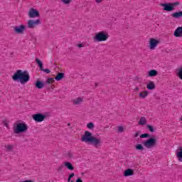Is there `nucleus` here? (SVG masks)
<instances>
[{
    "label": "nucleus",
    "instance_id": "1",
    "mask_svg": "<svg viewBox=\"0 0 182 182\" xmlns=\"http://www.w3.org/2000/svg\"><path fill=\"white\" fill-rule=\"evenodd\" d=\"M11 77L14 82H18V83H21V85H25V83H28V82L31 80L29 73L22 70H17Z\"/></svg>",
    "mask_w": 182,
    "mask_h": 182
},
{
    "label": "nucleus",
    "instance_id": "2",
    "mask_svg": "<svg viewBox=\"0 0 182 182\" xmlns=\"http://www.w3.org/2000/svg\"><path fill=\"white\" fill-rule=\"evenodd\" d=\"M81 141H84L85 143H91L94 144V146H99V144H102V139L100 138H96L93 136L92 132L89 131H85L82 136L81 137Z\"/></svg>",
    "mask_w": 182,
    "mask_h": 182
},
{
    "label": "nucleus",
    "instance_id": "3",
    "mask_svg": "<svg viewBox=\"0 0 182 182\" xmlns=\"http://www.w3.org/2000/svg\"><path fill=\"white\" fill-rule=\"evenodd\" d=\"M14 132L16 134H19V133H25L28 132V125L25 123H18L14 124Z\"/></svg>",
    "mask_w": 182,
    "mask_h": 182
},
{
    "label": "nucleus",
    "instance_id": "4",
    "mask_svg": "<svg viewBox=\"0 0 182 182\" xmlns=\"http://www.w3.org/2000/svg\"><path fill=\"white\" fill-rule=\"evenodd\" d=\"M142 144L146 149H153V147H157V139L156 136L149 137L148 139L145 140Z\"/></svg>",
    "mask_w": 182,
    "mask_h": 182
},
{
    "label": "nucleus",
    "instance_id": "5",
    "mask_svg": "<svg viewBox=\"0 0 182 182\" xmlns=\"http://www.w3.org/2000/svg\"><path fill=\"white\" fill-rule=\"evenodd\" d=\"M180 3L178 1L171 2V3H164L161 4L160 6L164 7V11H166V12H171V11H174L176 6H178Z\"/></svg>",
    "mask_w": 182,
    "mask_h": 182
},
{
    "label": "nucleus",
    "instance_id": "6",
    "mask_svg": "<svg viewBox=\"0 0 182 182\" xmlns=\"http://www.w3.org/2000/svg\"><path fill=\"white\" fill-rule=\"evenodd\" d=\"M107 39H109V33L106 31L97 33L94 36V41L96 42H105Z\"/></svg>",
    "mask_w": 182,
    "mask_h": 182
},
{
    "label": "nucleus",
    "instance_id": "7",
    "mask_svg": "<svg viewBox=\"0 0 182 182\" xmlns=\"http://www.w3.org/2000/svg\"><path fill=\"white\" fill-rule=\"evenodd\" d=\"M42 22L41 21V19L38 18L36 20H32L30 19L27 22V28L28 29H35L36 26L41 25Z\"/></svg>",
    "mask_w": 182,
    "mask_h": 182
},
{
    "label": "nucleus",
    "instance_id": "8",
    "mask_svg": "<svg viewBox=\"0 0 182 182\" xmlns=\"http://www.w3.org/2000/svg\"><path fill=\"white\" fill-rule=\"evenodd\" d=\"M33 119L36 123H41L46 119V114L42 113H37L33 114Z\"/></svg>",
    "mask_w": 182,
    "mask_h": 182
},
{
    "label": "nucleus",
    "instance_id": "9",
    "mask_svg": "<svg viewBox=\"0 0 182 182\" xmlns=\"http://www.w3.org/2000/svg\"><path fill=\"white\" fill-rule=\"evenodd\" d=\"M26 29V26H25V25L16 26L14 28V31L15 33H18V34L23 33V32H25Z\"/></svg>",
    "mask_w": 182,
    "mask_h": 182
},
{
    "label": "nucleus",
    "instance_id": "10",
    "mask_svg": "<svg viewBox=\"0 0 182 182\" xmlns=\"http://www.w3.org/2000/svg\"><path fill=\"white\" fill-rule=\"evenodd\" d=\"M36 63L38 65V68H40V70H42L43 72H45V73H50V70L48 68H43V63L39 59V58H36Z\"/></svg>",
    "mask_w": 182,
    "mask_h": 182
},
{
    "label": "nucleus",
    "instance_id": "11",
    "mask_svg": "<svg viewBox=\"0 0 182 182\" xmlns=\"http://www.w3.org/2000/svg\"><path fill=\"white\" fill-rule=\"evenodd\" d=\"M28 16L29 18H39L41 14H39V11L31 8L28 11Z\"/></svg>",
    "mask_w": 182,
    "mask_h": 182
},
{
    "label": "nucleus",
    "instance_id": "12",
    "mask_svg": "<svg viewBox=\"0 0 182 182\" xmlns=\"http://www.w3.org/2000/svg\"><path fill=\"white\" fill-rule=\"evenodd\" d=\"M160 43V41L156 38H151L149 40V48L153 50Z\"/></svg>",
    "mask_w": 182,
    "mask_h": 182
},
{
    "label": "nucleus",
    "instance_id": "13",
    "mask_svg": "<svg viewBox=\"0 0 182 182\" xmlns=\"http://www.w3.org/2000/svg\"><path fill=\"white\" fill-rule=\"evenodd\" d=\"M173 35L176 38H181L182 36V26L181 27H178L174 33H173Z\"/></svg>",
    "mask_w": 182,
    "mask_h": 182
},
{
    "label": "nucleus",
    "instance_id": "14",
    "mask_svg": "<svg viewBox=\"0 0 182 182\" xmlns=\"http://www.w3.org/2000/svg\"><path fill=\"white\" fill-rule=\"evenodd\" d=\"M45 85H46L45 82H43L39 80H38L35 82V87H36V89H43V87H45Z\"/></svg>",
    "mask_w": 182,
    "mask_h": 182
},
{
    "label": "nucleus",
    "instance_id": "15",
    "mask_svg": "<svg viewBox=\"0 0 182 182\" xmlns=\"http://www.w3.org/2000/svg\"><path fill=\"white\" fill-rule=\"evenodd\" d=\"M176 157L178 161L182 163V146H180L176 151Z\"/></svg>",
    "mask_w": 182,
    "mask_h": 182
},
{
    "label": "nucleus",
    "instance_id": "16",
    "mask_svg": "<svg viewBox=\"0 0 182 182\" xmlns=\"http://www.w3.org/2000/svg\"><path fill=\"white\" fill-rule=\"evenodd\" d=\"M134 175V171L132 168H128L124 171V176L129 177Z\"/></svg>",
    "mask_w": 182,
    "mask_h": 182
},
{
    "label": "nucleus",
    "instance_id": "17",
    "mask_svg": "<svg viewBox=\"0 0 182 182\" xmlns=\"http://www.w3.org/2000/svg\"><path fill=\"white\" fill-rule=\"evenodd\" d=\"M171 16L172 18H174V19H180V18H182V11H176L173 13Z\"/></svg>",
    "mask_w": 182,
    "mask_h": 182
},
{
    "label": "nucleus",
    "instance_id": "18",
    "mask_svg": "<svg viewBox=\"0 0 182 182\" xmlns=\"http://www.w3.org/2000/svg\"><path fill=\"white\" fill-rule=\"evenodd\" d=\"M146 88L148 90H154V89H156V84H154L153 81H149L146 85Z\"/></svg>",
    "mask_w": 182,
    "mask_h": 182
},
{
    "label": "nucleus",
    "instance_id": "19",
    "mask_svg": "<svg viewBox=\"0 0 182 182\" xmlns=\"http://www.w3.org/2000/svg\"><path fill=\"white\" fill-rule=\"evenodd\" d=\"M159 75V73L156 70H151L148 72V77H153L154 76H157Z\"/></svg>",
    "mask_w": 182,
    "mask_h": 182
},
{
    "label": "nucleus",
    "instance_id": "20",
    "mask_svg": "<svg viewBox=\"0 0 182 182\" xmlns=\"http://www.w3.org/2000/svg\"><path fill=\"white\" fill-rule=\"evenodd\" d=\"M64 166L65 167H66L68 170H71L73 171L75 170V167L73 166V165L72 164V163L69 162V161H65L64 163Z\"/></svg>",
    "mask_w": 182,
    "mask_h": 182
},
{
    "label": "nucleus",
    "instance_id": "21",
    "mask_svg": "<svg viewBox=\"0 0 182 182\" xmlns=\"http://www.w3.org/2000/svg\"><path fill=\"white\" fill-rule=\"evenodd\" d=\"M63 78H65V73H58L55 76V80H57V82H59L60 80H62V79Z\"/></svg>",
    "mask_w": 182,
    "mask_h": 182
},
{
    "label": "nucleus",
    "instance_id": "22",
    "mask_svg": "<svg viewBox=\"0 0 182 182\" xmlns=\"http://www.w3.org/2000/svg\"><path fill=\"white\" fill-rule=\"evenodd\" d=\"M148 95H149V91L144 90L142 92H139V96L141 99H146Z\"/></svg>",
    "mask_w": 182,
    "mask_h": 182
},
{
    "label": "nucleus",
    "instance_id": "23",
    "mask_svg": "<svg viewBox=\"0 0 182 182\" xmlns=\"http://www.w3.org/2000/svg\"><path fill=\"white\" fill-rule=\"evenodd\" d=\"M82 102H83V98L78 97L75 100H73V105H80V103H82Z\"/></svg>",
    "mask_w": 182,
    "mask_h": 182
},
{
    "label": "nucleus",
    "instance_id": "24",
    "mask_svg": "<svg viewBox=\"0 0 182 182\" xmlns=\"http://www.w3.org/2000/svg\"><path fill=\"white\" fill-rule=\"evenodd\" d=\"M146 123H147V120H146V117H141L139 121V124H140V126H144Z\"/></svg>",
    "mask_w": 182,
    "mask_h": 182
},
{
    "label": "nucleus",
    "instance_id": "25",
    "mask_svg": "<svg viewBox=\"0 0 182 182\" xmlns=\"http://www.w3.org/2000/svg\"><path fill=\"white\" fill-rule=\"evenodd\" d=\"M150 134L149 133H144L142 134L139 135L140 139H149V137L150 138Z\"/></svg>",
    "mask_w": 182,
    "mask_h": 182
},
{
    "label": "nucleus",
    "instance_id": "26",
    "mask_svg": "<svg viewBox=\"0 0 182 182\" xmlns=\"http://www.w3.org/2000/svg\"><path fill=\"white\" fill-rule=\"evenodd\" d=\"M135 149H136V150L143 151V150H144V146H143V145L141 144H137L135 146Z\"/></svg>",
    "mask_w": 182,
    "mask_h": 182
},
{
    "label": "nucleus",
    "instance_id": "27",
    "mask_svg": "<svg viewBox=\"0 0 182 182\" xmlns=\"http://www.w3.org/2000/svg\"><path fill=\"white\" fill-rule=\"evenodd\" d=\"M146 129L151 132V133H154V127L153 125L148 124L146 125Z\"/></svg>",
    "mask_w": 182,
    "mask_h": 182
},
{
    "label": "nucleus",
    "instance_id": "28",
    "mask_svg": "<svg viewBox=\"0 0 182 182\" xmlns=\"http://www.w3.org/2000/svg\"><path fill=\"white\" fill-rule=\"evenodd\" d=\"M177 76L178 77H179V79H181V80H182V68H180L178 70L177 73Z\"/></svg>",
    "mask_w": 182,
    "mask_h": 182
},
{
    "label": "nucleus",
    "instance_id": "29",
    "mask_svg": "<svg viewBox=\"0 0 182 182\" xmlns=\"http://www.w3.org/2000/svg\"><path fill=\"white\" fill-rule=\"evenodd\" d=\"M53 82H55V79H53V77H49L47 79L45 83L46 84L47 83L48 85H50V83H53Z\"/></svg>",
    "mask_w": 182,
    "mask_h": 182
},
{
    "label": "nucleus",
    "instance_id": "30",
    "mask_svg": "<svg viewBox=\"0 0 182 182\" xmlns=\"http://www.w3.org/2000/svg\"><path fill=\"white\" fill-rule=\"evenodd\" d=\"M87 127L90 129H94L95 128V124H93V122H90L87 124Z\"/></svg>",
    "mask_w": 182,
    "mask_h": 182
},
{
    "label": "nucleus",
    "instance_id": "31",
    "mask_svg": "<svg viewBox=\"0 0 182 182\" xmlns=\"http://www.w3.org/2000/svg\"><path fill=\"white\" fill-rule=\"evenodd\" d=\"M2 124L5 126L7 129H9V124H8V121L3 120Z\"/></svg>",
    "mask_w": 182,
    "mask_h": 182
},
{
    "label": "nucleus",
    "instance_id": "32",
    "mask_svg": "<svg viewBox=\"0 0 182 182\" xmlns=\"http://www.w3.org/2000/svg\"><path fill=\"white\" fill-rule=\"evenodd\" d=\"M65 167V165H60L57 171H58V173H62L63 168Z\"/></svg>",
    "mask_w": 182,
    "mask_h": 182
},
{
    "label": "nucleus",
    "instance_id": "33",
    "mask_svg": "<svg viewBox=\"0 0 182 182\" xmlns=\"http://www.w3.org/2000/svg\"><path fill=\"white\" fill-rule=\"evenodd\" d=\"M66 157H69L70 159H73V154L69 151L65 154Z\"/></svg>",
    "mask_w": 182,
    "mask_h": 182
},
{
    "label": "nucleus",
    "instance_id": "34",
    "mask_svg": "<svg viewBox=\"0 0 182 182\" xmlns=\"http://www.w3.org/2000/svg\"><path fill=\"white\" fill-rule=\"evenodd\" d=\"M73 177H75V173H72L71 174L69 175L68 181L70 182V180H72Z\"/></svg>",
    "mask_w": 182,
    "mask_h": 182
},
{
    "label": "nucleus",
    "instance_id": "35",
    "mask_svg": "<svg viewBox=\"0 0 182 182\" xmlns=\"http://www.w3.org/2000/svg\"><path fill=\"white\" fill-rule=\"evenodd\" d=\"M61 1H63V3L65 4V5H69V4H70L72 0H61Z\"/></svg>",
    "mask_w": 182,
    "mask_h": 182
},
{
    "label": "nucleus",
    "instance_id": "36",
    "mask_svg": "<svg viewBox=\"0 0 182 182\" xmlns=\"http://www.w3.org/2000/svg\"><path fill=\"white\" fill-rule=\"evenodd\" d=\"M124 130V128H123V127H122V126L119 127L118 132L119 133H123Z\"/></svg>",
    "mask_w": 182,
    "mask_h": 182
},
{
    "label": "nucleus",
    "instance_id": "37",
    "mask_svg": "<svg viewBox=\"0 0 182 182\" xmlns=\"http://www.w3.org/2000/svg\"><path fill=\"white\" fill-rule=\"evenodd\" d=\"M6 149H7V150H9V151H11V150H12V149H14V146H12V145H8V146H6Z\"/></svg>",
    "mask_w": 182,
    "mask_h": 182
},
{
    "label": "nucleus",
    "instance_id": "38",
    "mask_svg": "<svg viewBox=\"0 0 182 182\" xmlns=\"http://www.w3.org/2000/svg\"><path fill=\"white\" fill-rule=\"evenodd\" d=\"M139 134H140V132H137L136 133H135L134 137H139Z\"/></svg>",
    "mask_w": 182,
    "mask_h": 182
},
{
    "label": "nucleus",
    "instance_id": "39",
    "mask_svg": "<svg viewBox=\"0 0 182 182\" xmlns=\"http://www.w3.org/2000/svg\"><path fill=\"white\" fill-rule=\"evenodd\" d=\"M77 46L78 48H83V44L79 43V44L77 45Z\"/></svg>",
    "mask_w": 182,
    "mask_h": 182
},
{
    "label": "nucleus",
    "instance_id": "40",
    "mask_svg": "<svg viewBox=\"0 0 182 182\" xmlns=\"http://www.w3.org/2000/svg\"><path fill=\"white\" fill-rule=\"evenodd\" d=\"M75 182H83V181H82V178H78Z\"/></svg>",
    "mask_w": 182,
    "mask_h": 182
},
{
    "label": "nucleus",
    "instance_id": "41",
    "mask_svg": "<svg viewBox=\"0 0 182 182\" xmlns=\"http://www.w3.org/2000/svg\"><path fill=\"white\" fill-rule=\"evenodd\" d=\"M102 1H103V0H95V2H96L97 4H100V3L102 2Z\"/></svg>",
    "mask_w": 182,
    "mask_h": 182
},
{
    "label": "nucleus",
    "instance_id": "42",
    "mask_svg": "<svg viewBox=\"0 0 182 182\" xmlns=\"http://www.w3.org/2000/svg\"><path fill=\"white\" fill-rule=\"evenodd\" d=\"M135 90H139V87H136L135 88Z\"/></svg>",
    "mask_w": 182,
    "mask_h": 182
},
{
    "label": "nucleus",
    "instance_id": "43",
    "mask_svg": "<svg viewBox=\"0 0 182 182\" xmlns=\"http://www.w3.org/2000/svg\"><path fill=\"white\" fill-rule=\"evenodd\" d=\"M70 182H75V181H73V180H71V181H70Z\"/></svg>",
    "mask_w": 182,
    "mask_h": 182
},
{
    "label": "nucleus",
    "instance_id": "44",
    "mask_svg": "<svg viewBox=\"0 0 182 182\" xmlns=\"http://www.w3.org/2000/svg\"><path fill=\"white\" fill-rule=\"evenodd\" d=\"M68 126H70V123H68Z\"/></svg>",
    "mask_w": 182,
    "mask_h": 182
},
{
    "label": "nucleus",
    "instance_id": "45",
    "mask_svg": "<svg viewBox=\"0 0 182 182\" xmlns=\"http://www.w3.org/2000/svg\"><path fill=\"white\" fill-rule=\"evenodd\" d=\"M95 86H97V83H95Z\"/></svg>",
    "mask_w": 182,
    "mask_h": 182
}]
</instances>
